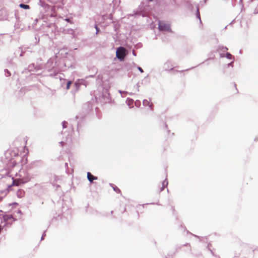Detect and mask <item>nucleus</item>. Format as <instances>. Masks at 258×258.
<instances>
[{
  "mask_svg": "<svg viewBox=\"0 0 258 258\" xmlns=\"http://www.w3.org/2000/svg\"><path fill=\"white\" fill-rule=\"evenodd\" d=\"M5 157L13 167L19 164L21 160V157L19 156L18 150L17 148L13 150L7 151L5 153Z\"/></svg>",
  "mask_w": 258,
  "mask_h": 258,
  "instance_id": "obj_1",
  "label": "nucleus"
},
{
  "mask_svg": "<svg viewBox=\"0 0 258 258\" xmlns=\"http://www.w3.org/2000/svg\"><path fill=\"white\" fill-rule=\"evenodd\" d=\"M116 55L119 59L123 60L126 55V49L123 47H119L116 50Z\"/></svg>",
  "mask_w": 258,
  "mask_h": 258,
  "instance_id": "obj_2",
  "label": "nucleus"
},
{
  "mask_svg": "<svg viewBox=\"0 0 258 258\" xmlns=\"http://www.w3.org/2000/svg\"><path fill=\"white\" fill-rule=\"evenodd\" d=\"M28 180L26 178H17L13 180V184L8 186V190H11V187L13 185L19 186L21 184L26 183Z\"/></svg>",
  "mask_w": 258,
  "mask_h": 258,
  "instance_id": "obj_3",
  "label": "nucleus"
},
{
  "mask_svg": "<svg viewBox=\"0 0 258 258\" xmlns=\"http://www.w3.org/2000/svg\"><path fill=\"white\" fill-rule=\"evenodd\" d=\"M159 29L160 30H168L169 26L164 22L159 21Z\"/></svg>",
  "mask_w": 258,
  "mask_h": 258,
  "instance_id": "obj_4",
  "label": "nucleus"
},
{
  "mask_svg": "<svg viewBox=\"0 0 258 258\" xmlns=\"http://www.w3.org/2000/svg\"><path fill=\"white\" fill-rule=\"evenodd\" d=\"M3 219L5 222H12L14 221V218L11 215H6L3 216Z\"/></svg>",
  "mask_w": 258,
  "mask_h": 258,
  "instance_id": "obj_5",
  "label": "nucleus"
},
{
  "mask_svg": "<svg viewBox=\"0 0 258 258\" xmlns=\"http://www.w3.org/2000/svg\"><path fill=\"white\" fill-rule=\"evenodd\" d=\"M87 178L90 182H92L93 180L97 179V177L93 176L90 172H88Z\"/></svg>",
  "mask_w": 258,
  "mask_h": 258,
  "instance_id": "obj_6",
  "label": "nucleus"
},
{
  "mask_svg": "<svg viewBox=\"0 0 258 258\" xmlns=\"http://www.w3.org/2000/svg\"><path fill=\"white\" fill-rule=\"evenodd\" d=\"M25 191L23 189H20L17 192V197L19 198H21L24 197Z\"/></svg>",
  "mask_w": 258,
  "mask_h": 258,
  "instance_id": "obj_7",
  "label": "nucleus"
},
{
  "mask_svg": "<svg viewBox=\"0 0 258 258\" xmlns=\"http://www.w3.org/2000/svg\"><path fill=\"white\" fill-rule=\"evenodd\" d=\"M19 6L21 8H23V9H30V7H29V5H25V4H21L19 5Z\"/></svg>",
  "mask_w": 258,
  "mask_h": 258,
  "instance_id": "obj_8",
  "label": "nucleus"
},
{
  "mask_svg": "<svg viewBox=\"0 0 258 258\" xmlns=\"http://www.w3.org/2000/svg\"><path fill=\"white\" fill-rule=\"evenodd\" d=\"M167 182L165 180L162 183V186L160 188L159 191H161L163 190L164 189V188H165V185H167Z\"/></svg>",
  "mask_w": 258,
  "mask_h": 258,
  "instance_id": "obj_9",
  "label": "nucleus"
},
{
  "mask_svg": "<svg viewBox=\"0 0 258 258\" xmlns=\"http://www.w3.org/2000/svg\"><path fill=\"white\" fill-rule=\"evenodd\" d=\"M72 84V81H69V82L67 83V87H66V88H67V90H69V89H70V86H71V85Z\"/></svg>",
  "mask_w": 258,
  "mask_h": 258,
  "instance_id": "obj_10",
  "label": "nucleus"
},
{
  "mask_svg": "<svg viewBox=\"0 0 258 258\" xmlns=\"http://www.w3.org/2000/svg\"><path fill=\"white\" fill-rule=\"evenodd\" d=\"M226 57L228 59H231L232 55L230 53L227 52L226 54Z\"/></svg>",
  "mask_w": 258,
  "mask_h": 258,
  "instance_id": "obj_11",
  "label": "nucleus"
},
{
  "mask_svg": "<svg viewBox=\"0 0 258 258\" xmlns=\"http://www.w3.org/2000/svg\"><path fill=\"white\" fill-rule=\"evenodd\" d=\"M95 29H96L97 33L99 32V30L97 25L95 26Z\"/></svg>",
  "mask_w": 258,
  "mask_h": 258,
  "instance_id": "obj_12",
  "label": "nucleus"
},
{
  "mask_svg": "<svg viewBox=\"0 0 258 258\" xmlns=\"http://www.w3.org/2000/svg\"><path fill=\"white\" fill-rule=\"evenodd\" d=\"M138 69L141 73H143L144 72L143 69L141 67H138Z\"/></svg>",
  "mask_w": 258,
  "mask_h": 258,
  "instance_id": "obj_13",
  "label": "nucleus"
},
{
  "mask_svg": "<svg viewBox=\"0 0 258 258\" xmlns=\"http://www.w3.org/2000/svg\"><path fill=\"white\" fill-rule=\"evenodd\" d=\"M222 49L223 51L227 50L228 49L227 47H223Z\"/></svg>",
  "mask_w": 258,
  "mask_h": 258,
  "instance_id": "obj_14",
  "label": "nucleus"
},
{
  "mask_svg": "<svg viewBox=\"0 0 258 258\" xmlns=\"http://www.w3.org/2000/svg\"><path fill=\"white\" fill-rule=\"evenodd\" d=\"M116 191H118L119 192H120V190H119V189H118V188H117V189H116Z\"/></svg>",
  "mask_w": 258,
  "mask_h": 258,
  "instance_id": "obj_15",
  "label": "nucleus"
},
{
  "mask_svg": "<svg viewBox=\"0 0 258 258\" xmlns=\"http://www.w3.org/2000/svg\"><path fill=\"white\" fill-rule=\"evenodd\" d=\"M116 191H118L119 192H120V190H119V189H118V188H117V189H116Z\"/></svg>",
  "mask_w": 258,
  "mask_h": 258,
  "instance_id": "obj_16",
  "label": "nucleus"
},
{
  "mask_svg": "<svg viewBox=\"0 0 258 258\" xmlns=\"http://www.w3.org/2000/svg\"><path fill=\"white\" fill-rule=\"evenodd\" d=\"M66 20H67V21H69V19H66Z\"/></svg>",
  "mask_w": 258,
  "mask_h": 258,
  "instance_id": "obj_17",
  "label": "nucleus"
}]
</instances>
